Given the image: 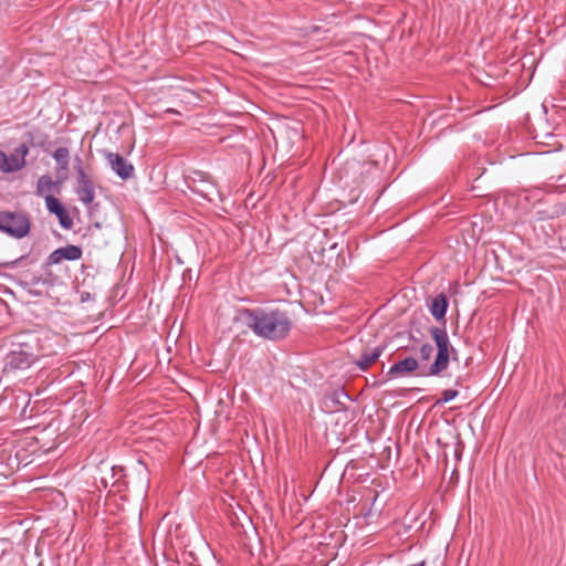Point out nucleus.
Here are the masks:
<instances>
[{
    "mask_svg": "<svg viewBox=\"0 0 566 566\" xmlns=\"http://www.w3.org/2000/svg\"><path fill=\"white\" fill-rule=\"evenodd\" d=\"M237 319L255 336L272 342L284 339L292 329V321L287 312L274 302L252 308H239Z\"/></svg>",
    "mask_w": 566,
    "mask_h": 566,
    "instance_id": "f257e3e1",
    "label": "nucleus"
},
{
    "mask_svg": "<svg viewBox=\"0 0 566 566\" xmlns=\"http://www.w3.org/2000/svg\"><path fill=\"white\" fill-rule=\"evenodd\" d=\"M43 356V345L38 333L25 332L14 335L3 357L2 373L15 375L28 370Z\"/></svg>",
    "mask_w": 566,
    "mask_h": 566,
    "instance_id": "f03ea898",
    "label": "nucleus"
},
{
    "mask_svg": "<svg viewBox=\"0 0 566 566\" xmlns=\"http://www.w3.org/2000/svg\"><path fill=\"white\" fill-rule=\"evenodd\" d=\"M31 229L29 217L19 211H0V232L14 239H23Z\"/></svg>",
    "mask_w": 566,
    "mask_h": 566,
    "instance_id": "7ed1b4c3",
    "label": "nucleus"
},
{
    "mask_svg": "<svg viewBox=\"0 0 566 566\" xmlns=\"http://www.w3.org/2000/svg\"><path fill=\"white\" fill-rule=\"evenodd\" d=\"M75 171H76V186L74 191L78 197V200L83 205H90L95 198L94 185L90 177L86 175L83 168V163L80 156H75Z\"/></svg>",
    "mask_w": 566,
    "mask_h": 566,
    "instance_id": "20e7f679",
    "label": "nucleus"
},
{
    "mask_svg": "<svg viewBox=\"0 0 566 566\" xmlns=\"http://www.w3.org/2000/svg\"><path fill=\"white\" fill-rule=\"evenodd\" d=\"M198 178H193L189 184V189L208 201L216 198L222 199L221 192L217 185L210 180L209 176L203 172H196Z\"/></svg>",
    "mask_w": 566,
    "mask_h": 566,
    "instance_id": "39448f33",
    "label": "nucleus"
},
{
    "mask_svg": "<svg viewBox=\"0 0 566 566\" xmlns=\"http://www.w3.org/2000/svg\"><path fill=\"white\" fill-rule=\"evenodd\" d=\"M83 251L82 248L74 244H67L65 247H61L55 249L53 252L49 254L45 262L43 263V269L46 270L52 265L60 264L63 260L66 261H76L82 258Z\"/></svg>",
    "mask_w": 566,
    "mask_h": 566,
    "instance_id": "423d86ee",
    "label": "nucleus"
},
{
    "mask_svg": "<svg viewBox=\"0 0 566 566\" xmlns=\"http://www.w3.org/2000/svg\"><path fill=\"white\" fill-rule=\"evenodd\" d=\"M45 207L48 211L52 214H54L60 226L64 230H70L73 227V219L71 218L67 209L64 207V205L54 196L46 195L44 196Z\"/></svg>",
    "mask_w": 566,
    "mask_h": 566,
    "instance_id": "0eeeda50",
    "label": "nucleus"
},
{
    "mask_svg": "<svg viewBox=\"0 0 566 566\" xmlns=\"http://www.w3.org/2000/svg\"><path fill=\"white\" fill-rule=\"evenodd\" d=\"M105 158L113 172L122 180H128L134 176V166L117 153H106Z\"/></svg>",
    "mask_w": 566,
    "mask_h": 566,
    "instance_id": "6e6552de",
    "label": "nucleus"
},
{
    "mask_svg": "<svg viewBox=\"0 0 566 566\" xmlns=\"http://www.w3.org/2000/svg\"><path fill=\"white\" fill-rule=\"evenodd\" d=\"M419 367L418 360L412 357L408 356L403 358L402 360H399L390 366L389 370L387 371V376L389 378H395L399 376H405L408 374H411L416 371Z\"/></svg>",
    "mask_w": 566,
    "mask_h": 566,
    "instance_id": "1a4fd4ad",
    "label": "nucleus"
},
{
    "mask_svg": "<svg viewBox=\"0 0 566 566\" xmlns=\"http://www.w3.org/2000/svg\"><path fill=\"white\" fill-rule=\"evenodd\" d=\"M384 350V345L364 349L360 356L355 360L356 367L361 371L367 370V368L382 355Z\"/></svg>",
    "mask_w": 566,
    "mask_h": 566,
    "instance_id": "9d476101",
    "label": "nucleus"
},
{
    "mask_svg": "<svg viewBox=\"0 0 566 566\" xmlns=\"http://www.w3.org/2000/svg\"><path fill=\"white\" fill-rule=\"evenodd\" d=\"M53 159L56 163V172L61 181L66 180L67 178V170L70 166V150L66 147H59L55 149V151L52 154Z\"/></svg>",
    "mask_w": 566,
    "mask_h": 566,
    "instance_id": "9b49d317",
    "label": "nucleus"
},
{
    "mask_svg": "<svg viewBox=\"0 0 566 566\" xmlns=\"http://www.w3.org/2000/svg\"><path fill=\"white\" fill-rule=\"evenodd\" d=\"M432 339L437 346V350H451L453 353V358L457 356V349L450 344L449 336L446 329V326L438 327L433 326L429 329Z\"/></svg>",
    "mask_w": 566,
    "mask_h": 566,
    "instance_id": "f8f14e48",
    "label": "nucleus"
},
{
    "mask_svg": "<svg viewBox=\"0 0 566 566\" xmlns=\"http://www.w3.org/2000/svg\"><path fill=\"white\" fill-rule=\"evenodd\" d=\"M451 356H453L451 350H437L434 360L429 367L428 376H438L444 371L449 366Z\"/></svg>",
    "mask_w": 566,
    "mask_h": 566,
    "instance_id": "ddd939ff",
    "label": "nucleus"
},
{
    "mask_svg": "<svg viewBox=\"0 0 566 566\" xmlns=\"http://www.w3.org/2000/svg\"><path fill=\"white\" fill-rule=\"evenodd\" d=\"M449 302L447 296L443 293L438 294L436 297L432 298L429 311L430 314L437 319V321H443V325L446 324V314L448 311Z\"/></svg>",
    "mask_w": 566,
    "mask_h": 566,
    "instance_id": "4468645a",
    "label": "nucleus"
},
{
    "mask_svg": "<svg viewBox=\"0 0 566 566\" xmlns=\"http://www.w3.org/2000/svg\"><path fill=\"white\" fill-rule=\"evenodd\" d=\"M63 181L61 179L59 181H53L52 177L49 175H43L38 179L36 184V196L43 197L46 195H51L54 188H57Z\"/></svg>",
    "mask_w": 566,
    "mask_h": 566,
    "instance_id": "2eb2a0df",
    "label": "nucleus"
},
{
    "mask_svg": "<svg viewBox=\"0 0 566 566\" xmlns=\"http://www.w3.org/2000/svg\"><path fill=\"white\" fill-rule=\"evenodd\" d=\"M25 165V160H17L14 155L9 159L7 154L0 150V170L3 172L18 171Z\"/></svg>",
    "mask_w": 566,
    "mask_h": 566,
    "instance_id": "dca6fc26",
    "label": "nucleus"
},
{
    "mask_svg": "<svg viewBox=\"0 0 566 566\" xmlns=\"http://www.w3.org/2000/svg\"><path fill=\"white\" fill-rule=\"evenodd\" d=\"M346 398L349 399V396L345 392L344 389L333 390L325 395V402L331 401L334 407L342 405L340 399Z\"/></svg>",
    "mask_w": 566,
    "mask_h": 566,
    "instance_id": "f3484780",
    "label": "nucleus"
},
{
    "mask_svg": "<svg viewBox=\"0 0 566 566\" xmlns=\"http://www.w3.org/2000/svg\"><path fill=\"white\" fill-rule=\"evenodd\" d=\"M459 395V391L455 389H446L441 392V398L436 402L437 405H443L447 403L454 398H457Z\"/></svg>",
    "mask_w": 566,
    "mask_h": 566,
    "instance_id": "a211bd4d",
    "label": "nucleus"
},
{
    "mask_svg": "<svg viewBox=\"0 0 566 566\" xmlns=\"http://www.w3.org/2000/svg\"><path fill=\"white\" fill-rule=\"evenodd\" d=\"M433 347L429 343H424L420 346L419 354L422 360H428L432 356Z\"/></svg>",
    "mask_w": 566,
    "mask_h": 566,
    "instance_id": "6ab92c4d",
    "label": "nucleus"
},
{
    "mask_svg": "<svg viewBox=\"0 0 566 566\" xmlns=\"http://www.w3.org/2000/svg\"><path fill=\"white\" fill-rule=\"evenodd\" d=\"M15 151H17V155H19V156H20V158H18L17 156H14V157H15V159H17V160H24V158H25V156L28 155V151H29V150H28V147H27L24 144H22V145H20V146L15 149Z\"/></svg>",
    "mask_w": 566,
    "mask_h": 566,
    "instance_id": "aec40b11",
    "label": "nucleus"
},
{
    "mask_svg": "<svg viewBox=\"0 0 566 566\" xmlns=\"http://www.w3.org/2000/svg\"><path fill=\"white\" fill-rule=\"evenodd\" d=\"M33 283L34 284H39V283L46 284L48 281L45 279H42V277H34L33 279Z\"/></svg>",
    "mask_w": 566,
    "mask_h": 566,
    "instance_id": "412c9836",
    "label": "nucleus"
},
{
    "mask_svg": "<svg viewBox=\"0 0 566 566\" xmlns=\"http://www.w3.org/2000/svg\"><path fill=\"white\" fill-rule=\"evenodd\" d=\"M23 259H25V256H20L19 259H17L15 261L11 262V265H17L18 263H20Z\"/></svg>",
    "mask_w": 566,
    "mask_h": 566,
    "instance_id": "4be33fe9",
    "label": "nucleus"
},
{
    "mask_svg": "<svg viewBox=\"0 0 566 566\" xmlns=\"http://www.w3.org/2000/svg\"><path fill=\"white\" fill-rule=\"evenodd\" d=\"M545 218H546V216H544V212H538V219H539V220H543V219H545Z\"/></svg>",
    "mask_w": 566,
    "mask_h": 566,
    "instance_id": "5701e85b",
    "label": "nucleus"
}]
</instances>
